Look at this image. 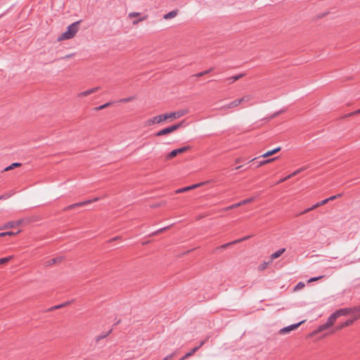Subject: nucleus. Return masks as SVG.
Here are the masks:
<instances>
[{"mask_svg": "<svg viewBox=\"0 0 360 360\" xmlns=\"http://www.w3.org/2000/svg\"><path fill=\"white\" fill-rule=\"evenodd\" d=\"M187 112L188 111L186 110H179L176 112H169V113H165V114L159 115L155 116V117L149 119L147 121V124L152 125V124H159V123H160L163 121H165L168 119H172V120L177 119V118H179V117L184 116V115H186L187 113Z\"/></svg>", "mask_w": 360, "mask_h": 360, "instance_id": "nucleus-1", "label": "nucleus"}, {"mask_svg": "<svg viewBox=\"0 0 360 360\" xmlns=\"http://www.w3.org/2000/svg\"><path fill=\"white\" fill-rule=\"evenodd\" d=\"M80 22L81 20H79L70 25L67 28V31L58 37V40L70 39L75 37L78 32Z\"/></svg>", "mask_w": 360, "mask_h": 360, "instance_id": "nucleus-2", "label": "nucleus"}, {"mask_svg": "<svg viewBox=\"0 0 360 360\" xmlns=\"http://www.w3.org/2000/svg\"><path fill=\"white\" fill-rule=\"evenodd\" d=\"M339 317H340V316L338 314V311H335L332 314H330V316L328 317L327 321L325 323L319 326V328L316 330V332L317 333L322 332V331L329 328L330 326H332L334 324V323L335 322L337 319Z\"/></svg>", "mask_w": 360, "mask_h": 360, "instance_id": "nucleus-3", "label": "nucleus"}, {"mask_svg": "<svg viewBox=\"0 0 360 360\" xmlns=\"http://www.w3.org/2000/svg\"><path fill=\"white\" fill-rule=\"evenodd\" d=\"M339 317H340V316L338 314V311H335L332 314H330V316L328 317L327 321L325 323L319 326V328L316 330V332L317 333L322 332V331L329 328L330 326H332L334 324V323L335 322L337 319Z\"/></svg>", "mask_w": 360, "mask_h": 360, "instance_id": "nucleus-4", "label": "nucleus"}, {"mask_svg": "<svg viewBox=\"0 0 360 360\" xmlns=\"http://www.w3.org/2000/svg\"><path fill=\"white\" fill-rule=\"evenodd\" d=\"M336 311L340 316H347L348 314H351L353 316H355V315L360 316V305L354 307L342 308Z\"/></svg>", "mask_w": 360, "mask_h": 360, "instance_id": "nucleus-5", "label": "nucleus"}, {"mask_svg": "<svg viewBox=\"0 0 360 360\" xmlns=\"http://www.w3.org/2000/svg\"><path fill=\"white\" fill-rule=\"evenodd\" d=\"M190 146H184L177 149H174L172 150L170 153H169L167 155V159H171L176 156L178 154H181L183 153H185L191 149Z\"/></svg>", "mask_w": 360, "mask_h": 360, "instance_id": "nucleus-6", "label": "nucleus"}, {"mask_svg": "<svg viewBox=\"0 0 360 360\" xmlns=\"http://www.w3.org/2000/svg\"><path fill=\"white\" fill-rule=\"evenodd\" d=\"M304 322V321H302L299 323L291 324L290 326L284 327L279 330V334L288 333L292 331V330L297 328Z\"/></svg>", "mask_w": 360, "mask_h": 360, "instance_id": "nucleus-7", "label": "nucleus"}, {"mask_svg": "<svg viewBox=\"0 0 360 360\" xmlns=\"http://www.w3.org/2000/svg\"><path fill=\"white\" fill-rule=\"evenodd\" d=\"M358 319H360L359 315H355V316H353L352 319H347V321H344L343 323H340L337 326L338 330H341L345 327H347L351 326L355 321H356Z\"/></svg>", "mask_w": 360, "mask_h": 360, "instance_id": "nucleus-8", "label": "nucleus"}, {"mask_svg": "<svg viewBox=\"0 0 360 360\" xmlns=\"http://www.w3.org/2000/svg\"><path fill=\"white\" fill-rule=\"evenodd\" d=\"M207 183H208V181H204V182H201V183H199V184H193L192 186H186V187H184V188H179V189L176 190V193H183V192H186V191L192 190L193 188L200 187L201 186L205 185Z\"/></svg>", "mask_w": 360, "mask_h": 360, "instance_id": "nucleus-9", "label": "nucleus"}, {"mask_svg": "<svg viewBox=\"0 0 360 360\" xmlns=\"http://www.w3.org/2000/svg\"><path fill=\"white\" fill-rule=\"evenodd\" d=\"M254 198H247L245 200H243L238 203H236V204H233V205H231L225 208V210H231V209H233V208H236V207H238L241 205H246L248 203H250L251 202H252L254 200Z\"/></svg>", "mask_w": 360, "mask_h": 360, "instance_id": "nucleus-10", "label": "nucleus"}, {"mask_svg": "<svg viewBox=\"0 0 360 360\" xmlns=\"http://www.w3.org/2000/svg\"><path fill=\"white\" fill-rule=\"evenodd\" d=\"M100 89V87L97 86V87H94L92 89H90L89 90H86V91H82L81 92L78 96L79 97H84V96H87L96 91H97L98 89Z\"/></svg>", "mask_w": 360, "mask_h": 360, "instance_id": "nucleus-11", "label": "nucleus"}, {"mask_svg": "<svg viewBox=\"0 0 360 360\" xmlns=\"http://www.w3.org/2000/svg\"><path fill=\"white\" fill-rule=\"evenodd\" d=\"M60 261H62V257H57L52 258L51 259L47 260L46 262H45L44 265L46 266H50L56 263L60 262Z\"/></svg>", "mask_w": 360, "mask_h": 360, "instance_id": "nucleus-12", "label": "nucleus"}, {"mask_svg": "<svg viewBox=\"0 0 360 360\" xmlns=\"http://www.w3.org/2000/svg\"><path fill=\"white\" fill-rule=\"evenodd\" d=\"M170 133H172V132L171 131L169 127H167L162 129L160 130L159 131L156 132L155 136H165L168 134H170Z\"/></svg>", "mask_w": 360, "mask_h": 360, "instance_id": "nucleus-13", "label": "nucleus"}, {"mask_svg": "<svg viewBox=\"0 0 360 360\" xmlns=\"http://www.w3.org/2000/svg\"><path fill=\"white\" fill-rule=\"evenodd\" d=\"M250 236H245L244 238H240V239H238V240H233L231 243H226L223 245L221 246V248H227L228 246L231 245H233V244H236L238 243H240V242H242L248 238H249Z\"/></svg>", "mask_w": 360, "mask_h": 360, "instance_id": "nucleus-14", "label": "nucleus"}, {"mask_svg": "<svg viewBox=\"0 0 360 360\" xmlns=\"http://www.w3.org/2000/svg\"><path fill=\"white\" fill-rule=\"evenodd\" d=\"M179 11L177 9L173 10L163 15V18L165 20H168L172 18H174L177 15Z\"/></svg>", "mask_w": 360, "mask_h": 360, "instance_id": "nucleus-15", "label": "nucleus"}, {"mask_svg": "<svg viewBox=\"0 0 360 360\" xmlns=\"http://www.w3.org/2000/svg\"><path fill=\"white\" fill-rule=\"evenodd\" d=\"M99 200V198H93L91 200H85V201H82V202H77L75 203L77 205V207H82V206H84V205H88V204H90L93 202H96Z\"/></svg>", "mask_w": 360, "mask_h": 360, "instance_id": "nucleus-16", "label": "nucleus"}, {"mask_svg": "<svg viewBox=\"0 0 360 360\" xmlns=\"http://www.w3.org/2000/svg\"><path fill=\"white\" fill-rule=\"evenodd\" d=\"M280 150H281V147H277V148H274L273 150L267 151L266 153H265L264 154L261 155V157L266 158V157L271 156V155L276 153L277 152H278Z\"/></svg>", "mask_w": 360, "mask_h": 360, "instance_id": "nucleus-17", "label": "nucleus"}, {"mask_svg": "<svg viewBox=\"0 0 360 360\" xmlns=\"http://www.w3.org/2000/svg\"><path fill=\"white\" fill-rule=\"evenodd\" d=\"M285 251V248L279 249L278 250H277L274 253L271 254V259L274 260V259L279 257Z\"/></svg>", "mask_w": 360, "mask_h": 360, "instance_id": "nucleus-18", "label": "nucleus"}, {"mask_svg": "<svg viewBox=\"0 0 360 360\" xmlns=\"http://www.w3.org/2000/svg\"><path fill=\"white\" fill-rule=\"evenodd\" d=\"M244 76H245L244 73H240L237 75L230 77L227 79L229 81V83H233L234 82L238 80L239 79L243 77Z\"/></svg>", "mask_w": 360, "mask_h": 360, "instance_id": "nucleus-19", "label": "nucleus"}, {"mask_svg": "<svg viewBox=\"0 0 360 360\" xmlns=\"http://www.w3.org/2000/svg\"><path fill=\"white\" fill-rule=\"evenodd\" d=\"M197 351H198V347H194L191 351L187 352L184 356H183L179 360H185L187 358H188V357L191 356L192 355H193V354L195 353Z\"/></svg>", "mask_w": 360, "mask_h": 360, "instance_id": "nucleus-20", "label": "nucleus"}, {"mask_svg": "<svg viewBox=\"0 0 360 360\" xmlns=\"http://www.w3.org/2000/svg\"><path fill=\"white\" fill-rule=\"evenodd\" d=\"M112 329H110L109 330L107 333H103L102 335H98L95 340H96V342H98L101 340L103 339V338H105L108 335H110V333L112 332Z\"/></svg>", "mask_w": 360, "mask_h": 360, "instance_id": "nucleus-21", "label": "nucleus"}, {"mask_svg": "<svg viewBox=\"0 0 360 360\" xmlns=\"http://www.w3.org/2000/svg\"><path fill=\"white\" fill-rule=\"evenodd\" d=\"M240 104V101L238 99H236L229 104H227V107L229 108H233L238 106Z\"/></svg>", "mask_w": 360, "mask_h": 360, "instance_id": "nucleus-22", "label": "nucleus"}, {"mask_svg": "<svg viewBox=\"0 0 360 360\" xmlns=\"http://www.w3.org/2000/svg\"><path fill=\"white\" fill-rule=\"evenodd\" d=\"M20 166H21V163H20V162H13L11 165H9L7 167H6L4 169V171H8V170L13 169H14L15 167H18Z\"/></svg>", "mask_w": 360, "mask_h": 360, "instance_id": "nucleus-23", "label": "nucleus"}, {"mask_svg": "<svg viewBox=\"0 0 360 360\" xmlns=\"http://www.w3.org/2000/svg\"><path fill=\"white\" fill-rule=\"evenodd\" d=\"M13 258V255H11V256H8V257H3V258H1L0 259V265L1 264H4L8 262H10L12 259Z\"/></svg>", "mask_w": 360, "mask_h": 360, "instance_id": "nucleus-24", "label": "nucleus"}, {"mask_svg": "<svg viewBox=\"0 0 360 360\" xmlns=\"http://www.w3.org/2000/svg\"><path fill=\"white\" fill-rule=\"evenodd\" d=\"M147 18H148V15H143V16H142V17H140L139 18H138V20H134L132 21V25H137L139 22H141V21H143V20H146V19H147Z\"/></svg>", "mask_w": 360, "mask_h": 360, "instance_id": "nucleus-25", "label": "nucleus"}, {"mask_svg": "<svg viewBox=\"0 0 360 360\" xmlns=\"http://www.w3.org/2000/svg\"><path fill=\"white\" fill-rule=\"evenodd\" d=\"M212 70H213V68H210L209 70H207L198 72V73L195 74V76L197 77H202V76L208 74L209 72H212Z\"/></svg>", "mask_w": 360, "mask_h": 360, "instance_id": "nucleus-26", "label": "nucleus"}, {"mask_svg": "<svg viewBox=\"0 0 360 360\" xmlns=\"http://www.w3.org/2000/svg\"><path fill=\"white\" fill-rule=\"evenodd\" d=\"M252 96L251 95H246L240 98H238V100L240 101V104L243 102H247V101H249L252 99Z\"/></svg>", "mask_w": 360, "mask_h": 360, "instance_id": "nucleus-27", "label": "nucleus"}, {"mask_svg": "<svg viewBox=\"0 0 360 360\" xmlns=\"http://www.w3.org/2000/svg\"><path fill=\"white\" fill-rule=\"evenodd\" d=\"M111 104H112L111 102L106 103L102 105H99V106L95 108V110L98 111V110H103V109L111 105Z\"/></svg>", "mask_w": 360, "mask_h": 360, "instance_id": "nucleus-28", "label": "nucleus"}, {"mask_svg": "<svg viewBox=\"0 0 360 360\" xmlns=\"http://www.w3.org/2000/svg\"><path fill=\"white\" fill-rule=\"evenodd\" d=\"M276 158H271V159H268V160H262L260 162H258V165H257V167H260L262 165H264L265 164H267L271 161H274Z\"/></svg>", "mask_w": 360, "mask_h": 360, "instance_id": "nucleus-29", "label": "nucleus"}, {"mask_svg": "<svg viewBox=\"0 0 360 360\" xmlns=\"http://www.w3.org/2000/svg\"><path fill=\"white\" fill-rule=\"evenodd\" d=\"M17 233L13 231L1 232L0 233V238L6 236H15Z\"/></svg>", "mask_w": 360, "mask_h": 360, "instance_id": "nucleus-30", "label": "nucleus"}, {"mask_svg": "<svg viewBox=\"0 0 360 360\" xmlns=\"http://www.w3.org/2000/svg\"><path fill=\"white\" fill-rule=\"evenodd\" d=\"M134 96H129V97H127V98H122L120 100V103H127V102H129V101H131L134 99Z\"/></svg>", "mask_w": 360, "mask_h": 360, "instance_id": "nucleus-31", "label": "nucleus"}, {"mask_svg": "<svg viewBox=\"0 0 360 360\" xmlns=\"http://www.w3.org/2000/svg\"><path fill=\"white\" fill-rule=\"evenodd\" d=\"M304 287V283L303 282H299L295 287L294 288V290H299Z\"/></svg>", "mask_w": 360, "mask_h": 360, "instance_id": "nucleus-32", "label": "nucleus"}, {"mask_svg": "<svg viewBox=\"0 0 360 360\" xmlns=\"http://www.w3.org/2000/svg\"><path fill=\"white\" fill-rule=\"evenodd\" d=\"M14 226H15V221H9L4 225V228L11 229V228H13Z\"/></svg>", "mask_w": 360, "mask_h": 360, "instance_id": "nucleus-33", "label": "nucleus"}, {"mask_svg": "<svg viewBox=\"0 0 360 360\" xmlns=\"http://www.w3.org/2000/svg\"><path fill=\"white\" fill-rule=\"evenodd\" d=\"M305 169V167H302L300 169H297L296 171L293 172L292 174H290L291 177L297 175V174L300 173L302 171H304Z\"/></svg>", "mask_w": 360, "mask_h": 360, "instance_id": "nucleus-34", "label": "nucleus"}, {"mask_svg": "<svg viewBox=\"0 0 360 360\" xmlns=\"http://www.w3.org/2000/svg\"><path fill=\"white\" fill-rule=\"evenodd\" d=\"M141 15L140 13H138V12H131V13H129V15H128V17L129 18H134V17H138Z\"/></svg>", "mask_w": 360, "mask_h": 360, "instance_id": "nucleus-35", "label": "nucleus"}, {"mask_svg": "<svg viewBox=\"0 0 360 360\" xmlns=\"http://www.w3.org/2000/svg\"><path fill=\"white\" fill-rule=\"evenodd\" d=\"M323 276H317V277H313V278H311L308 281L310 283V282H313V281H318L319 279L323 278Z\"/></svg>", "mask_w": 360, "mask_h": 360, "instance_id": "nucleus-36", "label": "nucleus"}, {"mask_svg": "<svg viewBox=\"0 0 360 360\" xmlns=\"http://www.w3.org/2000/svg\"><path fill=\"white\" fill-rule=\"evenodd\" d=\"M169 128L172 132H174L176 130L179 129L176 124L169 126Z\"/></svg>", "mask_w": 360, "mask_h": 360, "instance_id": "nucleus-37", "label": "nucleus"}, {"mask_svg": "<svg viewBox=\"0 0 360 360\" xmlns=\"http://www.w3.org/2000/svg\"><path fill=\"white\" fill-rule=\"evenodd\" d=\"M175 353L173 352L167 356H166L162 360H170L174 356Z\"/></svg>", "mask_w": 360, "mask_h": 360, "instance_id": "nucleus-38", "label": "nucleus"}, {"mask_svg": "<svg viewBox=\"0 0 360 360\" xmlns=\"http://www.w3.org/2000/svg\"><path fill=\"white\" fill-rule=\"evenodd\" d=\"M75 207H77V205H76L75 203H74V204H72V205H69V206L66 207L65 208V210H71V209H73V208H75Z\"/></svg>", "mask_w": 360, "mask_h": 360, "instance_id": "nucleus-39", "label": "nucleus"}, {"mask_svg": "<svg viewBox=\"0 0 360 360\" xmlns=\"http://www.w3.org/2000/svg\"><path fill=\"white\" fill-rule=\"evenodd\" d=\"M328 201H329V199H325V200H321L320 202H318L319 205V207L326 204Z\"/></svg>", "mask_w": 360, "mask_h": 360, "instance_id": "nucleus-40", "label": "nucleus"}, {"mask_svg": "<svg viewBox=\"0 0 360 360\" xmlns=\"http://www.w3.org/2000/svg\"><path fill=\"white\" fill-rule=\"evenodd\" d=\"M167 229V227L162 228V229H159V230H158V231H155L154 233H153V235H156V234H158V233H161V232H162L163 231L166 230Z\"/></svg>", "mask_w": 360, "mask_h": 360, "instance_id": "nucleus-41", "label": "nucleus"}, {"mask_svg": "<svg viewBox=\"0 0 360 360\" xmlns=\"http://www.w3.org/2000/svg\"><path fill=\"white\" fill-rule=\"evenodd\" d=\"M290 178H291V176H290V174H289V175L286 176L285 177H284V178L281 179L278 181V183L284 182V181H287L288 179H290Z\"/></svg>", "mask_w": 360, "mask_h": 360, "instance_id": "nucleus-42", "label": "nucleus"}, {"mask_svg": "<svg viewBox=\"0 0 360 360\" xmlns=\"http://www.w3.org/2000/svg\"><path fill=\"white\" fill-rule=\"evenodd\" d=\"M184 123H185L184 120H183L181 122H179V123H176L178 129H179V128L182 127L183 126H184L185 125Z\"/></svg>", "mask_w": 360, "mask_h": 360, "instance_id": "nucleus-43", "label": "nucleus"}, {"mask_svg": "<svg viewBox=\"0 0 360 360\" xmlns=\"http://www.w3.org/2000/svg\"><path fill=\"white\" fill-rule=\"evenodd\" d=\"M218 109L220 110H226L230 109V108L227 107V104H226V105H224L219 108Z\"/></svg>", "mask_w": 360, "mask_h": 360, "instance_id": "nucleus-44", "label": "nucleus"}, {"mask_svg": "<svg viewBox=\"0 0 360 360\" xmlns=\"http://www.w3.org/2000/svg\"><path fill=\"white\" fill-rule=\"evenodd\" d=\"M73 56H74V53L68 54V55L65 56L64 57H62V58H61V59L70 58H72Z\"/></svg>", "mask_w": 360, "mask_h": 360, "instance_id": "nucleus-45", "label": "nucleus"}, {"mask_svg": "<svg viewBox=\"0 0 360 360\" xmlns=\"http://www.w3.org/2000/svg\"><path fill=\"white\" fill-rule=\"evenodd\" d=\"M312 210L311 209V207H308L307 209H305L304 210H303L301 214H305V213H307L310 211H311Z\"/></svg>", "mask_w": 360, "mask_h": 360, "instance_id": "nucleus-46", "label": "nucleus"}, {"mask_svg": "<svg viewBox=\"0 0 360 360\" xmlns=\"http://www.w3.org/2000/svg\"><path fill=\"white\" fill-rule=\"evenodd\" d=\"M60 309V304L52 307L51 308L49 309V311H52V310H55V309Z\"/></svg>", "mask_w": 360, "mask_h": 360, "instance_id": "nucleus-47", "label": "nucleus"}, {"mask_svg": "<svg viewBox=\"0 0 360 360\" xmlns=\"http://www.w3.org/2000/svg\"><path fill=\"white\" fill-rule=\"evenodd\" d=\"M71 303V302H64L63 304H60V308L63 307H65V306H68V304H70Z\"/></svg>", "mask_w": 360, "mask_h": 360, "instance_id": "nucleus-48", "label": "nucleus"}, {"mask_svg": "<svg viewBox=\"0 0 360 360\" xmlns=\"http://www.w3.org/2000/svg\"><path fill=\"white\" fill-rule=\"evenodd\" d=\"M243 162V159H242L241 158H237V159L235 160V162H236V164L240 163V162Z\"/></svg>", "mask_w": 360, "mask_h": 360, "instance_id": "nucleus-49", "label": "nucleus"}, {"mask_svg": "<svg viewBox=\"0 0 360 360\" xmlns=\"http://www.w3.org/2000/svg\"><path fill=\"white\" fill-rule=\"evenodd\" d=\"M319 207V202H317V203L314 204L313 206H311V209L313 210Z\"/></svg>", "mask_w": 360, "mask_h": 360, "instance_id": "nucleus-50", "label": "nucleus"}, {"mask_svg": "<svg viewBox=\"0 0 360 360\" xmlns=\"http://www.w3.org/2000/svg\"><path fill=\"white\" fill-rule=\"evenodd\" d=\"M205 340L202 341L198 346H196L195 347H198V350L205 344Z\"/></svg>", "mask_w": 360, "mask_h": 360, "instance_id": "nucleus-51", "label": "nucleus"}, {"mask_svg": "<svg viewBox=\"0 0 360 360\" xmlns=\"http://www.w3.org/2000/svg\"><path fill=\"white\" fill-rule=\"evenodd\" d=\"M338 196H340V195H333V196H331V197L328 198V199H329V201H330V200H334V199L337 198V197H338Z\"/></svg>", "mask_w": 360, "mask_h": 360, "instance_id": "nucleus-52", "label": "nucleus"}, {"mask_svg": "<svg viewBox=\"0 0 360 360\" xmlns=\"http://www.w3.org/2000/svg\"><path fill=\"white\" fill-rule=\"evenodd\" d=\"M360 112V109L357 110L356 111H354L353 112H352L351 114H349V115H356V114H358Z\"/></svg>", "mask_w": 360, "mask_h": 360, "instance_id": "nucleus-53", "label": "nucleus"}, {"mask_svg": "<svg viewBox=\"0 0 360 360\" xmlns=\"http://www.w3.org/2000/svg\"><path fill=\"white\" fill-rule=\"evenodd\" d=\"M21 223H22V221H21V220H19V221H15V226H16V225H20Z\"/></svg>", "mask_w": 360, "mask_h": 360, "instance_id": "nucleus-54", "label": "nucleus"}, {"mask_svg": "<svg viewBox=\"0 0 360 360\" xmlns=\"http://www.w3.org/2000/svg\"><path fill=\"white\" fill-rule=\"evenodd\" d=\"M118 238H119V237H115V238H113L110 239L109 241L111 242L112 240H117Z\"/></svg>", "mask_w": 360, "mask_h": 360, "instance_id": "nucleus-55", "label": "nucleus"}, {"mask_svg": "<svg viewBox=\"0 0 360 360\" xmlns=\"http://www.w3.org/2000/svg\"><path fill=\"white\" fill-rule=\"evenodd\" d=\"M266 266V263H264V264H262V266L261 267L262 269H264Z\"/></svg>", "mask_w": 360, "mask_h": 360, "instance_id": "nucleus-56", "label": "nucleus"}, {"mask_svg": "<svg viewBox=\"0 0 360 360\" xmlns=\"http://www.w3.org/2000/svg\"><path fill=\"white\" fill-rule=\"evenodd\" d=\"M6 197L5 195H0V200L5 199Z\"/></svg>", "mask_w": 360, "mask_h": 360, "instance_id": "nucleus-57", "label": "nucleus"}, {"mask_svg": "<svg viewBox=\"0 0 360 360\" xmlns=\"http://www.w3.org/2000/svg\"><path fill=\"white\" fill-rule=\"evenodd\" d=\"M354 262H354V261H351V262H347L345 264H346V265H347V264H353V263H354Z\"/></svg>", "mask_w": 360, "mask_h": 360, "instance_id": "nucleus-58", "label": "nucleus"}, {"mask_svg": "<svg viewBox=\"0 0 360 360\" xmlns=\"http://www.w3.org/2000/svg\"><path fill=\"white\" fill-rule=\"evenodd\" d=\"M242 167H243V166H242V165H240V166H238V167H236V169H240V168H242Z\"/></svg>", "mask_w": 360, "mask_h": 360, "instance_id": "nucleus-59", "label": "nucleus"}, {"mask_svg": "<svg viewBox=\"0 0 360 360\" xmlns=\"http://www.w3.org/2000/svg\"><path fill=\"white\" fill-rule=\"evenodd\" d=\"M278 115V112L275 113V114H274V115H272V117H276V116H277Z\"/></svg>", "mask_w": 360, "mask_h": 360, "instance_id": "nucleus-60", "label": "nucleus"}, {"mask_svg": "<svg viewBox=\"0 0 360 360\" xmlns=\"http://www.w3.org/2000/svg\"><path fill=\"white\" fill-rule=\"evenodd\" d=\"M256 159H257V158H253L251 161L255 160Z\"/></svg>", "mask_w": 360, "mask_h": 360, "instance_id": "nucleus-61", "label": "nucleus"}]
</instances>
